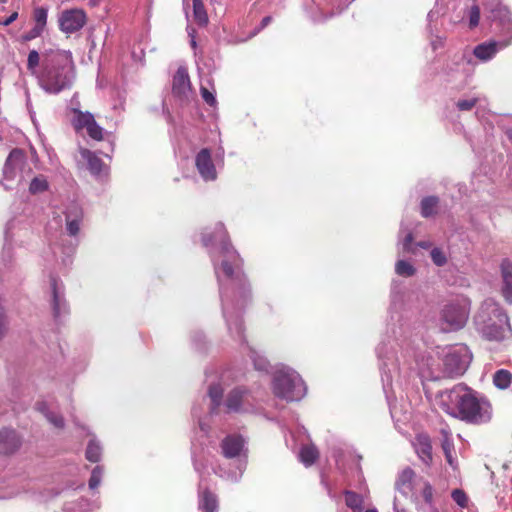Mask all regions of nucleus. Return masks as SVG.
<instances>
[{
  "mask_svg": "<svg viewBox=\"0 0 512 512\" xmlns=\"http://www.w3.org/2000/svg\"><path fill=\"white\" fill-rule=\"evenodd\" d=\"M430 254H431L432 261L435 265L443 266L446 264L447 257L441 249L434 248V249H432Z\"/></svg>",
  "mask_w": 512,
  "mask_h": 512,
  "instance_id": "nucleus-39",
  "label": "nucleus"
},
{
  "mask_svg": "<svg viewBox=\"0 0 512 512\" xmlns=\"http://www.w3.org/2000/svg\"><path fill=\"white\" fill-rule=\"evenodd\" d=\"M102 475H103L102 467L96 466L92 470L91 477H90V480H89V488L90 489H96L100 485L101 479H102Z\"/></svg>",
  "mask_w": 512,
  "mask_h": 512,
  "instance_id": "nucleus-37",
  "label": "nucleus"
},
{
  "mask_svg": "<svg viewBox=\"0 0 512 512\" xmlns=\"http://www.w3.org/2000/svg\"><path fill=\"white\" fill-rule=\"evenodd\" d=\"M442 373L448 377L463 375L467 370L472 353L464 344L443 348L440 352Z\"/></svg>",
  "mask_w": 512,
  "mask_h": 512,
  "instance_id": "nucleus-7",
  "label": "nucleus"
},
{
  "mask_svg": "<svg viewBox=\"0 0 512 512\" xmlns=\"http://www.w3.org/2000/svg\"><path fill=\"white\" fill-rule=\"evenodd\" d=\"M44 32L39 30L38 28L32 27L28 32L22 35V40L24 42L31 41L37 37H40Z\"/></svg>",
  "mask_w": 512,
  "mask_h": 512,
  "instance_id": "nucleus-44",
  "label": "nucleus"
},
{
  "mask_svg": "<svg viewBox=\"0 0 512 512\" xmlns=\"http://www.w3.org/2000/svg\"><path fill=\"white\" fill-rule=\"evenodd\" d=\"M87 16L84 10L74 8L62 11L58 18L59 29L66 33L72 34L84 27Z\"/></svg>",
  "mask_w": 512,
  "mask_h": 512,
  "instance_id": "nucleus-9",
  "label": "nucleus"
},
{
  "mask_svg": "<svg viewBox=\"0 0 512 512\" xmlns=\"http://www.w3.org/2000/svg\"><path fill=\"white\" fill-rule=\"evenodd\" d=\"M195 469H196L197 471H199V467H198L197 463H195Z\"/></svg>",
  "mask_w": 512,
  "mask_h": 512,
  "instance_id": "nucleus-56",
  "label": "nucleus"
},
{
  "mask_svg": "<svg viewBox=\"0 0 512 512\" xmlns=\"http://www.w3.org/2000/svg\"><path fill=\"white\" fill-rule=\"evenodd\" d=\"M440 407L454 418L481 424L490 420V403L463 384H457L440 394Z\"/></svg>",
  "mask_w": 512,
  "mask_h": 512,
  "instance_id": "nucleus-2",
  "label": "nucleus"
},
{
  "mask_svg": "<svg viewBox=\"0 0 512 512\" xmlns=\"http://www.w3.org/2000/svg\"><path fill=\"white\" fill-rule=\"evenodd\" d=\"M422 497L424 498V500L427 502V503H431L432 502V499H433V489H432V486L425 482L424 483V486H423V489H422Z\"/></svg>",
  "mask_w": 512,
  "mask_h": 512,
  "instance_id": "nucleus-46",
  "label": "nucleus"
},
{
  "mask_svg": "<svg viewBox=\"0 0 512 512\" xmlns=\"http://www.w3.org/2000/svg\"><path fill=\"white\" fill-rule=\"evenodd\" d=\"M203 243L205 246H208L209 244L219 243L220 245V253L223 256V259L221 260V265L218 266L215 256L212 254L213 262H214V268L215 273L217 275L219 285H220V292L222 296V303H223V314L227 320L228 328L231 333H236L239 338L242 337V323L240 319L236 318L232 321L231 316L229 315L228 311V304L226 300V296L224 294L223 290V279L222 275L225 276L227 279L233 281L234 280V266H237V262L239 260V255L237 252L233 249V247L230 245L228 241L227 232L224 228L223 224H218L216 227V233L214 236H208L204 234L203 236Z\"/></svg>",
  "mask_w": 512,
  "mask_h": 512,
  "instance_id": "nucleus-3",
  "label": "nucleus"
},
{
  "mask_svg": "<svg viewBox=\"0 0 512 512\" xmlns=\"http://www.w3.org/2000/svg\"><path fill=\"white\" fill-rule=\"evenodd\" d=\"M509 43V41H491L479 44L474 48V55L482 61H488L493 58L499 50L507 47Z\"/></svg>",
  "mask_w": 512,
  "mask_h": 512,
  "instance_id": "nucleus-14",
  "label": "nucleus"
},
{
  "mask_svg": "<svg viewBox=\"0 0 512 512\" xmlns=\"http://www.w3.org/2000/svg\"><path fill=\"white\" fill-rule=\"evenodd\" d=\"M195 164L200 176L205 181H213L217 178L216 169L208 149H202L196 155Z\"/></svg>",
  "mask_w": 512,
  "mask_h": 512,
  "instance_id": "nucleus-10",
  "label": "nucleus"
},
{
  "mask_svg": "<svg viewBox=\"0 0 512 512\" xmlns=\"http://www.w3.org/2000/svg\"><path fill=\"white\" fill-rule=\"evenodd\" d=\"M395 272L402 277H411L415 274V267L408 261L399 259L395 264Z\"/></svg>",
  "mask_w": 512,
  "mask_h": 512,
  "instance_id": "nucleus-31",
  "label": "nucleus"
},
{
  "mask_svg": "<svg viewBox=\"0 0 512 512\" xmlns=\"http://www.w3.org/2000/svg\"><path fill=\"white\" fill-rule=\"evenodd\" d=\"M432 46H433V49H434V50H435V49H437V47H438V46L436 45V42H433V43H432Z\"/></svg>",
  "mask_w": 512,
  "mask_h": 512,
  "instance_id": "nucleus-54",
  "label": "nucleus"
},
{
  "mask_svg": "<svg viewBox=\"0 0 512 512\" xmlns=\"http://www.w3.org/2000/svg\"><path fill=\"white\" fill-rule=\"evenodd\" d=\"M319 453L314 445L303 446L299 453L300 461L305 466H311L318 458Z\"/></svg>",
  "mask_w": 512,
  "mask_h": 512,
  "instance_id": "nucleus-25",
  "label": "nucleus"
},
{
  "mask_svg": "<svg viewBox=\"0 0 512 512\" xmlns=\"http://www.w3.org/2000/svg\"><path fill=\"white\" fill-rule=\"evenodd\" d=\"M188 33H189V36L191 37V46L193 48H195L196 47V41H195V37H194V33H195L194 29H189Z\"/></svg>",
  "mask_w": 512,
  "mask_h": 512,
  "instance_id": "nucleus-50",
  "label": "nucleus"
},
{
  "mask_svg": "<svg viewBox=\"0 0 512 512\" xmlns=\"http://www.w3.org/2000/svg\"><path fill=\"white\" fill-rule=\"evenodd\" d=\"M418 245H419L420 247H422V248H427V247H428V244H427V243H425V242L419 243Z\"/></svg>",
  "mask_w": 512,
  "mask_h": 512,
  "instance_id": "nucleus-52",
  "label": "nucleus"
},
{
  "mask_svg": "<svg viewBox=\"0 0 512 512\" xmlns=\"http://www.w3.org/2000/svg\"><path fill=\"white\" fill-rule=\"evenodd\" d=\"M38 410L42 412L46 419L53 424L56 428H63L64 426V420L62 416L55 414L54 412H51L47 409V406L45 403H39L38 404Z\"/></svg>",
  "mask_w": 512,
  "mask_h": 512,
  "instance_id": "nucleus-29",
  "label": "nucleus"
},
{
  "mask_svg": "<svg viewBox=\"0 0 512 512\" xmlns=\"http://www.w3.org/2000/svg\"><path fill=\"white\" fill-rule=\"evenodd\" d=\"M366 512H377V510H375V509H369V510H367Z\"/></svg>",
  "mask_w": 512,
  "mask_h": 512,
  "instance_id": "nucleus-55",
  "label": "nucleus"
},
{
  "mask_svg": "<svg viewBox=\"0 0 512 512\" xmlns=\"http://www.w3.org/2000/svg\"><path fill=\"white\" fill-rule=\"evenodd\" d=\"M64 215L69 235L76 236L80 230V223L83 218L81 207L77 203H72L66 208Z\"/></svg>",
  "mask_w": 512,
  "mask_h": 512,
  "instance_id": "nucleus-12",
  "label": "nucleus"
},
{
  "mask_svg": "<svg viewBox=\"0 0 512 512\" xmlns=\"http://www.w3.org/2000/svg\"><path fill=\"white\" fill-rule=\"evenodd\" d=\"M273 393L287 401H298L306 394V386L301 376L289 367L279 368L273 378Z\"/></svg>",
  "mask_w": 512,
  "mask_h": 512,
  "instance_id": "nucleus-5",
  "label": "nucleus"
},
{
  "mask_svg": "<svg viewBox=\"0 0 512 512\" xmlns=\"http://www.w3.org/2000/svg\"><path fill=\"white\" fill-rule=\"evenodd\" d=\"M412 242H413V236H412L411 233H408L405 236V238H404V240H403V242L401 244L403 253L413 252Z\"/></svg>",
  "mask_w": 512,
  "mask_h": 512,
  "instance_id": "nucleus-47",
  "label": "nucleus"
},
{
  "mask_svg": "<svg viewBox=\"0 0 512 512\" xmlns=\"http://www.w3.org/2000/svg\"><path fill=\"white\" fill-rule=\"evenodd\" d=\"M502 277V295L509 303H512V263L503 260L500 265Z\"/></svg>",
  "mask_w": 512,
  "mask_h": 512,
  "instance_id": "nucleus-18",
  "label": "nucleus"
},
{
  "mask_svg": "<svg viewBox=\"0 0 512 512\" xmlns=\"http://www.w3.org/2000/svg\"><path fill=\"white\" fill-rule=\"evenodd\" d=\"M101 456V447L94 441L91 440L86 449V458L90 462H98Z\"/></svg>",
  "mask_w": 512,
  "mask_h": 512,
  "instance_id": "nucleus-33",
  "label": "nucleus"
},
{
  "mask_svg": "<svg viewBox=\"0 0 512 512\" xmlns=\"http://www.w3.org/2000/svg\"><path fill=\"white\" fill-rule=\"evenodd\" d=\"M28 71L37 78L39 86L49 94L70 89L76 77L72 53L68 50L49 49L42 55L31 50L27 58Z\"/></svg>",
  "mask_w": 512,
  "mask_h": 512,
  "instance_id": "nucleus-1",
  "label": "nucleus"
},
{
  "mask_svg": "<svg viewBox=\"0 0 512 512\" xmlns=\"http://www.w3.org/2000/svg\"><path fill=\"white\" fill-rule=\"evenodd\" d=\"M480 19V9L477 5H473L470 10L469 24L470 27H476Z\"/></svg>",
  "mask_w": 512,
  "mask_h": 512,
  "instance_id": "nucleus-43",
  "label": "nucleus"
},
{
  "mask_svg": "<svg viewBox=\"0 0 512 512\" xmlns=\"http://www.w3.org/2000/svg\"><path fill=\"white\" fill-rule=\"evenodd\" d=\"M478 98L471 97L468 99H460L457 101L456 106L460 111H470L477 104Z\"/></svg>",
  "mask_w": 512,
  "mask_h": 512,
  "instance_id": "nucleus-38",
  "label": "nucleus"
},
{
  "mask_svg": "<svg viewBox=\"0 0 512 512\" xmlns=\"http://www.w3.org/2000/svg\"><path fill=\"white\" fill-rule=\"evenodd\" d=\"M443 433V441H442V449L444 451V454H445V457H446V460L448 462V464L453 468V469H456L457 467V463L455 461V459L453 458V443L450 439V436H449V433L446 432V431H442Z\"/></svg>",
  "mask_w": 512,
  "mask_h": 512,
  "instance_id": "nucleus-28",
  "label": "nucleus"
},
{
  "mask_svg": "<svg viewBox=\"0 0 512 512\" xmlns=\"http://www.w3.org/2000/svg\"><path fill=\"white\" fill-rule=\"evenodd\" d=\"M477 330L487 339L500 341L511 335L508 316L498 303L486 299L474 317Z\"/></svg>",
  "mask_w": 512,
  "mask_h": 512,
  "instance_id": "nucleus-4",
  "label": "nucleus"
},
{
  "mask_svg": "<svg viewBox=\"0 0 512 512\" xmlns=\"http://www.w3.org/2000/svg\"><path fill=\"white\" fill-rule=\"evenodd\" d=\"M441 357L437 359L432 355L422 356L417 360V367L419 374L425 379H437L440 377V371H442V365L440 363Z\"/></svg>",
  "mask_w": 512,
  "mask_h": 512,
  "instance_id": "nucleus-11",
  "label": "nucleus"
},
{
  "mask_svg": "<svg viewBox=\"0 0 512 512\" xmlns=\"http://www.w3.org/2000/svg\"><path fill=\"white\" fill-rule=\"evenodd\" d=\"M413 446L419 459L426 465L432 461V446L430 438L425 434H418L414 441Z\"/></svg>",
  "mask_w": 512,
  "mask_h": 512,
  "instance_id": "nucleus-15",
  "label": "nucleus"
},
{
  "mask_svg": "<svg viewBox=\"0 0 512 512\" xmlns=\"http://www.w3.org/2000/svg\"><path fill=\"white\" fill-rule=\"evenodd\" d=\"M345 501L346 505L355 510V511H361L363 506V498L351 491H347L345 493Z\"/></svg>",
  "mask_w": 512,
  "mask_h": 512,
  "instance_id": "nucleus-32",
  "label": "nucleus"
},
{
  "mask_svg": "<svg viewBox=\"0 0 512 512\" xmlns=\"http://www.w3.org/2000/svg\"><path fill=\"white\" fill-rule=\"evenodd\" d=\"M250 357L253 360L254 366L257 370L265 371L268 367V361L265 357L261 356L257 351L251 349Z\"/></svg>",
  "mask_w": 512,
  "mask_h": 512,
  "instance_id": "nucleus-36",
  "label": "nucleus"
},
{
  "mask_svg": "<svg viewBox=\"0 0 512 512\" xmlns=\"http://www.w3.org/2000/svg\"><path fill=\"white\" fill-rule=\"evenodd\" d=\"M73 113L72 125L76 131L85 129L92 139L97 141L103 139L104 130L96 123L93 114L79 109H73Z\"/></svg>",
  "mask_w": 512,
  "mask_h": 512,
  "instance_id": "nucleus-8",
  "label": "nucleus"
},
{
  "mask_svg": "<svg viewBox=\"0 0 512 512\" xmlns=\"http://www.w3.org/2000/svg\"><path fill=\"white\" fill-rule=\"evenodd\" d=\"M512 374L506 369L497 370L493 375V383L499 389H506L510 386Z\"/></svg>",
  "mask_w": 512,
  "mask_h": 512,
  "instance_id": "nucleus-27",
  "label": "nucleus"
},
{
  "mask_svg": "<svg viewBox=\"0 0 512 512\" xmlns=\"http://www.w3.org/2000/svg\"><path fill=\"white\" fill-rule=\"evenodd\" d=\"M48 182L44 176L35 177L31 183L29 190L31 193L36 194L47 190Z\"/></svg>",
  "mask_w": 512,
  "mask_h": 512,
  "instance_id": "nucleus-34",
  "label": "nucleus"
},
{
  "mask_svg": "<svg viewBox=\"0 0 512 512\" xmlns=\"http://www.w3.org/2000/svg\"><path fill=\"white\" fill-rule=\"evenodd\" d=\"M17 17H18V13L17 12H13L8 18H6L3 21H0V25L8 26L11 23H13L17 19Z\"/></svg>",
  "mask_w": 512,
  "mask_h": 512,
  "instance_id": "nucleus-48",
  "label": "nucleus"
},
{
  "mask_svg": "<svg viewBox=\"0 0 512 512\" xmlns=\"http://www.w3.org/2000/svg\"><path fill=\"white\" fill-rule=\"evenodd\" d=\"M507 135H508L509 139L512 141V131H508Z\"/></svg>",
  "mask_w": 512,
  "mask_h": 512,
  "instance_id": "nucleus-53",
  "label": "nucleus"
},
{
  "mask_svg": "<svg viewBox=\"0 0 512 512\" xmlns=\"http://www.w3.org/2000/svg\"><path fill=\"white\" fill-rule=\"evenodd\" d=\"M452 499L460 506V507H466L468 503L467 495L464 493V491L460 489H455L452 492Z\"/></svg>",
  "mask_w": 512,
  "mask_h": 512,
  "instance_id": "nucleus-41",
  "label": "nucleus"
},
{
  "mask_svg": "<svg viewBox=\"0 0 512 512\" xmlns=\"http://www.w3.org/2000/svg\"><path fill=\"white\" fill-rule=\"evenodd\" d=\"M48 9L45 7H36L32 13V20L35 28L45 31L47 26Z\"/></svg>",
  "mask_w": 512,
  "mask_h": 512,
  "instance_id": "nucleus-26",
  "label": "nucleus"
},
{
  "mask_svg": "<svg viewBox=\"0 0 512 512\" xmlns=\"http://www.w3.org/2000/svg\"><path fill=\"white\" fill-rule=\"evenodd\" d=\"M246 396V392L241 389H234L228 395L226 406L229 411H239L241 409V403Z\"/></svg>",
  "mask_w": 512,
  "mask_h": 512,
  "instance_id": "nucleus-24",
  "label": "nucleus"
},
{
  "mask_svg": "<svg viewBox=\"0 0 512 512\" xmlns=\"http://www.w3.org/2000/svg\"><path fill=\"white\" fill-rule=\"evenodd\" d=\"M201 96L203 100L209 104L210 106H214L216 104V98L214 96V91H210L207 87L201 86L200 88Z\"/></svg>",
  "mask_w": 512,
  "mask_h": 512,
  "instance_id": "nucleus-42",
  "label": "nucleus"
},
{
  "mask_svg": "<svg viewBox=\"0 0 512 512\" xmlns=\"http://www.w3.org/2000/svg\"><path fill=\"white\" fill-rule=\"evenodd\" d=\"M222 453L226 458H234L245 454V441L241 436L229 435L221 443Z\"/></svg>",
  "mask_w": 512,
  "mask_h": 512,
  "instance_id": "nucleus-13",
  "label": "nucleus"
},
{
  "mask_svg": "<svg viewBox=\"0 0 512 512\" xmlns=\"http://www.w3.org/2000/svg\"><path fill=\"white\" fill-rule=\"evenodd\" d=\"M79 153L82 159L87 162L88 169L92 174L96 176H102L106 174V166L103 164L102 160L93 152L86 148H80Z\"/></svg>",
  "mask_w": 512,
  "mask_h": 512,
  "instance_id": "nucleus-19",
  "label": "nucleus"
},
{
  "mask_svg": "<svg viewBox=\"0 0 512 512\" xmlns=\"http://www.w3.org/2000/svg\"><path fill=\"white\" fill-rule=\"evenodd\" d=\"M393 508H394L395 512H405L404 508L401 507L397 497H395V499H394Z\"/></svg>",
  "mask_w": 512,
  "mask_h": 512,
  "instance_id": "nucleus-49",
  "label": "nucleus"
},
{
  "mask_svg": "<svg viewBox=\"0 0 512 512\" xmlns=\"http://www.w3.org/2000/svg\"><path fill=\"white\" fill-rule=\"evenodd\" d=\"M438 198L430 196L421 201V214L423 217H429L436 212Z\"/></svg>",
  "mask_w": 512,
  "mask_h": 512,
  "instance_id": "nucleus-30",
  "label": "nucleus"
},
{
  "mask_svg": "<svg viewBox=\"0 0 512 512\" xmlns=\"http://www.w3.org/2000/svg\"><path fill=\"white\" fill-rule=\"evenodd\" d=\"M244 469H245V464L241 463L240 466H239V471L238 472L225 473V472H222L221 469H220L219 471L215 470V473L218 474L220 477L227 478L228 480L237 481L242 476V473H243Z\"/></svg>",
  "mask_w": 512,
  "mask_h": 512,
  "instance_id": "nucleus-40",
  "label": "nucleus"
},
{
  "mask_svg": "<svg viewBox=\"0 0 512 512\" xmlns=\"http://www.w3.org/2000/svg\"><path fill=\"white\" fill-rule=\"evenodd\" d=\"M470 300L464 296L456 297L447 302L440 314L444 331H457L465 326L470 313Z\"/></svg>",
  "mask_w": 512,
  "mask_h": 512,
  "instance_id": "nucleus-6",
  "label": "nucleus"
},
{
  "mask_svg": "<svg viewBox=\"0 0 512 512\" xmlns=\"http://www.w3.org/2000/svg\"><path fill=\"white\" fill-rule=\"evenodd\" d=\"M20 446L19 438L14 430H0V449L3 453H13Z\"/></svg>",
  "mask_w": 512,
  "mask_h": 512,
  "instance_id": "nucleus-20",
  "label": "nucleus"
},
{
  "mask_svg": "<svg viewBox=\"0 0 512 512\" xmlns=\"http://www.w3.org/2000/svg\"><path fill=\"white\" fill-rule=\"evenodd\" d=\"M16 154H17L16 150L12 151L6 160V163L4 166V175L6 178H12L11 166H12V160Z\"/></svg>",
  "mask_w": 512,
  "mask_h": 512,
  "instance_id": "nucleus-45",
  "label": "nucleus"
},
{
  "mask_svg": "<svg viewBox=\"0 0 512 512\" xmlns=\"http://www.w3.org/2000/svg\"><path fill=\"white\" fill-rule=\"evenodd\" d=\"M415 473L411 468H405L398 476L396 490L405 497L411 496L414 489Z\"/></svg>",
  "mask_w": 512,
  "mask_h": 512,
  "instance_id": "nucleus-17",
  "label": "nucleus"
},
{
  "mask_svg": "<svg viewBox=\"0 0 512 512\" xmlns=\"http://www.w3.org/2000/svg\"><path fill=\"white\" fill-rule=\"evenodd\" d=\"M199 507L203 512H217L218 501L215 494L204 490L199 494Z\"/></svg>",
  "mask_w": 512,
  "mask_h": 512,
  "instance_id": "nucleus-22",
  "label": "nucleus"
},
{
  "mask_svg": "<svg viewBox=\"0 0 512 512\" xmlns=\"http://www.w3.org/2000/svg\"><path fill=\"white\" fill-rule=\"evenodd\" d=\"M185 5H188V0H183ZM194 20L201 26L208 23V15L204 8L202 0H192Z\"/></svg>",
  "mask_w": 512,
  "mask_h": 512,
  "instance_id": "nucleus-23",
  "label": "nucleus"
},
{
  "mask_svg": "<svg viewBox=\"0 0 512 512\" xmlns=\"http://www.w3.org/2000/svg\"><path fill=\"white\" fill-rule=\"evenodd\" d=\"M223 389L220 387V385H212L209 388V397L213 403V410L217 408L222 399Z\"/></svg>",
  "mask_w": 512,
  "mask_h": 512,
  "instance_id": "nucleus-35",
  "label": "nucleus"
},
{
  "mask_svg": "<svg viewBox=\"0 0 512 512\" xmlns=\"http://www.w3.org/2000/svg\"><path fill=\"white\" fill-rule=\"evenodd\" d=\"M271 20L272 18L270 16L264 17L261 21V28L266 27L271 22Z\"/></svg>",
  "mask_w": 512,
  "mask_h": 512,
  "instance_id": "nucleus-51",
  "label": "nucleus"
},
{
  "mask_svg": "<svg viewBox=\"0 0 512 512\" xmlns=\"http://www.w3.org/2000/svg\"><path fill=\"white\" fill-rule=\"evenodd\" d=\"M190 89L191 84L187 70L183 67L178 68L173 77V93L178 97H185L190 92Z\"/></svg>",
  "mask_w": 512,
  "mask_h": 512,
  "instance_id": "nucleus-16",
  "label": "nucleus"
},
{
  "mask_svg": "<svg viewBox=\"0 0 512 512\" xmlns=\"http://www.w3.org/2000/svg\"><path fill=\"white\" fill-rule=\"evenodd\" d=\"M51 289L53 295V311L55 317H60L62 314L67 312V306L65 299L63 298V293L61 288L59 287L58 281L55 278L51 279Z\"/></svg>",
  "mask_w": 512,
  "mask_h": 512,
  "instance_id": "nucleus-21",
  "label": "nucleus"
}]
</instances>
